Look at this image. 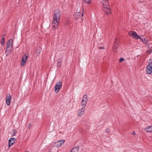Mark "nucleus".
Returning <instances> with one entry per match:
<instances>
[{"instance_id":"obj_1","label":"nucleus","mask_w":152,"mask_h":152,"mask_svg":"<svg viewBox=\"0 0 152 152\" xmlns=\"http://www.w3.org/2000/svg\"><path fill=\"white\" fill-rule=\"evenodd\" d=\"M61 15V14L59 10H57L55 11L52 23V26L54 29H56L58 26Z\"/></svg>"},{"instance_id":"obj_2","label":"nucleus","mask_w":152,"mask_h":152,"mask_svg":"<svg viewBox=\"0 0 152 152\" xmlns=\"http://www.w3.org/2000/svg\"><path fill=\"white\" fill-rule=\"evenodd\" d=\"M88 101V97L87 95H84L82 98V101L81 102V105L82 107H86L87 103Z\"/></svg>"},{"instance_id":"obj_3","label":"nucleus","mask_w":152,"mask_h":152,"mask_svg":"<svg viewBox=\"0 0 152 152\" xmlns=\"http://www.w3.org/2000/svg\"><path fill=\"white\" fill-rule=\"evenodd\" d=\"M148 65L146 67V72L149 74L152 73V60L151 59L149 60Z\"/></svg>"},{"instance_id":"obj_4","label":"nucleus","mask_w":152,"mask_h":152,"mask_svg":"<svg viewBox=\"0 0 152 152\" xmlns=\"http://www.w3.org/2000/svg\"><path fill=\"white\" fill-rule=\"evenodd\" d=\"M13 40L12 39H10L7 42V43L6 49L7 50L12 51V43Z\"/></svg>"},{"instance_id":"obj_5","label":"nucleus","mask_w":152,"mask_h":152,"mask_svg":"<svg viewBox=\"0 0 152 152\" xmlns=\"http://www.w3.org/2000/svg\"><path fill=\"white\" fill-rule=\"evenodd\" d=\"M64 140H60L56 141L54 143V146L57 147H60L64 143Z\"/></svg>"},{"instance_id":"obj_6","label":"nucleus","mask_w":152,"mask_h":152,"mask_svg":"<svg viewBox=\"0 0 152 152\" xmlns=\"http://www.w3.org/2000/svg\"><path fill=\"white\" fill-rule=\"evenodd\" d=\"M62 86V84L60 82H59L56 83L55 86V91L56 93H58Z\"/></svg>"},{"instance_id":"obj_7","label":"nucleus","mask_w":152,"mask_h":152,"mask_svg":"<svg viewBox=\"0 0 152 152\" xmlns=\"http://www.w3.org/2000/svg\"><path fill=\"white\" fill-rule=\"evenodd\" d=\"M134 38L136 39H137L138 38H140L142 41L145 44H146L147 43V41L145 40L144 38H141L136 33V32H134Z\"/></svg>"},{"instance_id":"obj_8","label":"nucleus","mask_w":152,"mask_h":152,"mask_svg":"<svg viewBox=\"0 0 152 152\" xmlns=\"http://www.w3.org/2000/svg\"><path fill=\"white\" fill-rule=\"evenodd\" d=\"M119 47L118 42V39L116 38L115 39L114 44L113 47V50L115 52H116Z\"/></svg>"},{"instance_id":"obj_9","label":"nucleus","mask_w":152,"mask_h":152,"mask_svg":"<svg viewBox=\"0 0 152 152\" xmlns=\"http://www.w3.org/2000/svg\"><path fill=\"white\" fill-rule=\"evenodd\" d=\"M85 107H82V108L79 109L77 112V115L79 116H82L84 114L85 111Z\"/></svg>"},{"instance_id":"obj_10","label":"nucleus","mask_w":152,"mask_h":152,"mask_svg":"<svg viewBox=\"0 0 152 152\" xmlns=\"http://www.w3.org/2000/svg\"><path fill=\"white\" fill-rule=\"evenodd\" d=\"M11 99L12 97L10 94H9L7 95L6 98V103L8 106H9L10 104L11 101Z\"/></svg>"},{"instance_id":"obj_11","label":"nucleus","mask_w":152,"mask_h":152,"mask_svg":"<svg viewBox=\"0 0 152 152\" xmlns=\"http://www.w3.org/2000/svg\"><path fill=\"white\" fill-rule=\"evenodd\" d=\"M104 10L107 15H109L111 13V11L110 6L104 7Z\"/></svg>"},{"instance_id":"obj_12","label":"nucleus","mask_w":152,"mask_h":152,"mask_svg":"<svg viewBox=\"0 0 152 152\" xmlns=\"http://www.w3.org/2000/svg\"><path fill=\"white\" fill-rule=\"evenodd\" d=\"M16 139L14 138H11L9 141V146L12 145L15 142Z\"/></svg>"},{"instance_id":"obj_13","label":"nucleus","mask_w":152,"mask_h":152,"mask_svg":"<svg viewBox=\"0 0 152 152\" xmlns=\"http://www.w3.org/2000/svg\"><path fill=\"white\" fill-rule=\"evenodd\" d=\"M28 58H22L21 60V65L23 66L26 63Z\"/></svg>"},{"instance_id":"obj_14","label":"nucleus","mask_w":152,"mask_h":152,"mask_svg":"<svg viewBox=\"0 0 152 152\" xmlns=\"http://www.w3.org/2000/svg\"><path fill=\"white\" fill-rule=\"evenodd\" d=\"M102 2L103 5V7H107L110 6L108 0H102Z\"/></svg>"},{"instance_id":"obj_15","label":"nucleus","mask_w":152,"mask_h":152,"mask_svg":"<svg viewBox=\"0 0 152 152\" xmlns=\"http://www.w3.org/2000/svg\"><path fill=\"white\" fill-rule=\"evenodd\" d=\"M144 129L147 132H152V125L145 127Z\"/></svg>"},{"instance_id":"obj_16","label":"nucleus","mask_w":152,"mask_h":152,"mask_svg":"<svg viewBox=\"0 0 152 152\" xmlns=\"http://www.w3.org/2000/svg\"><path fill=\"white\" fill-rule=\"evenodd\" d=\"M79 148L78 147H75L72 149L70 152H78Z\"/></svg>"},{"instance_id":"obj_17","label":"nucleus","mask_w":152,"mask_h":152,"mask_svg":"<svg viewBox=\"0 0 152 152\" xmlns=\"http://www.w3.org/2000/svg\"><path fill=\"white\" fill-rule=\"evenodd\" d=\"M81 14L79 12L76 13L75 14V18L76 19H77L80 17Z\"/></svg>"},{"instance_id":"obj_18","label":"nucleus","mask_w":152,"mask_h":152,"mask_svg":"<svg viewBox=\"0 0 152 152\" xmlns=\"http://www.w3.org/2000/svg\"><path fill=\"white\" fill-rule=\"evenodd\" d=\"M41 48L40 47L37 48L36 50V52L37 53L39 54L41 51Z\"/></svg>"},{"instance_id":"obj_19","label":"nucleus","mask_w":152,"mask_h":152,"mask_svg":"<svg viewBox=\"0 0 152 152\" xmlns=\"http://www.w3.org/2000/svg\"><path fill=\"white\" fill-rule=\"evenodd\" d=\"M61 58H59L58 60V64L57 66H60L61 65Z\"/></svg>"},{"instance_id":"obj_20","label":"nucleus","mask_w":152,"mask_h":152,"mask_svg":"<svg viewBox=\"0 0 152 152\" xmlns=\"http://www.w3.org/2000/svg\"><path fill=\"white\" fill-rule=\"evenodd\" d=\"M83 2L84 3L89 4L91 3V0H83Z\"/></svg>"},{"instance_id":"obj_21","label":"nucleus","mask_w":152,"mask_h":152,"mask_svg":"<svg viewBox=\"0 0 152 152\" xmlns=\"http://www.w3.org/2000/svg\"><path fill=\"white\" fill-rule=\"evenodd\" d=\"M152 52V48L150 47L148 49L147 51V52L148 53H150Z\"/></svg>"},{"instance_id":"obj_22","label":"nucleus","mask_w":152,"mask_h":152,"mask_svg":"<svg viewBox=\"0 0 152 152\" xmlns=\"http://www.w3.org/2000/svg\"><path fill=\"white\" fill-rule=\"evenodd\" d=\"M5 39L4 37H3L2 40L1 41V44L2 45H4Z\"/></svg>"},{"instance_id":"obj_23","label":"nucleus","mask_w":152,"mask_h":152,"mask_svg":"<svg viewBox=\"0 0 152 152\" xmlns=\"http://www.w3.org/2000/svg\"><path fill=\"white\" fill-rule=\"evenodd\" d=\"M10 51V50H7V49H6V55L7 56H8L10 53V51Z\"/></svg>"},{"instance_id":"obj_24","label":"nucleus","mask_w":152,"mask_h":152,"mask_svg":"<svg viewBox=\"0 0 152 152\" xmlns=\"http://www.w3.org/2000/svg\"><path fill=\"white\" fill-rule=\"evenodd\" d=\"M129 35L132 37H133V32L132 31L129 32Z\"/></svg>"},{"instance_id":"obj_25","label":"nucleus","mask_w":152,"mask_h":152,"mask_svg":"<svg viewBox=\"0 0 152 152\" xmlns=\"http://www.w3.org/2000/svg\"><path fill=\"white\" fill-rule=\"evenodd\" d=\"M124 59L123 58H121L119 60V62L120 63H121V62L122 61H123L124 60Z\"/></svg>"},{"instance_id":"obj_26","label":"nucleus","mask_w":152,"mask_h":152,"mask_svg":"<svg viewBox=\"0 0 152 152\" xmlns=\"http://www.w3.org/2000/svg\"><path fill=\"white\" fill-rule=\"evenodd\" d=\"M13 134L12 136H14L15 135V133L16 132V130H13Z\"/></svg>"},{"instance_id":"obj_27","label":"nucleus","mask_w":152,"mask_h":152,"mask_svg":"<svg viewBox=\"0 0 152 152\" xmlns=\"http://www.w3.org/2000/svg\"><path fill=\"white\" fill-rule=\"evenodd\" d=\"M110 130L109 129H105V132L107 133H109Z\"/></svg>"},{"instance_id":"obj_28","label":"nucleus","mask_w":152,"mask_h":152,"mask_svg":"<svg viewBox=\"0 0 152 152\" xmlns=\"http://www.w3.org/2000/svg\"><path fill=\"white\" fill-rule=\"evenodd\" d=\"M99 48L100 49H103L104 48V47H100Z\"/></svg>"},{"instance_id":"obj_29","label":"nucleus","mask_w":152,"mask_h":152,"mask_svg":"<svg viewBox=\"0 0 152 152\" xmlns=\"http://www.w3.org/2000/svg\"><path fill=\"white\" fill-rule=\"evenodd\" d=\"M25 57H28V56H26Z\"/></svg>"},{"instance_id":"obj_30","label":"nucleus","mask_w":152,"mask_h":152,"mask_svg":"<svg viewBox=\"0 0 152 152\" xmlns=\"http://www.w3.org/2000/svg\"><path fill=\"white\" fill-rule=\"evenodd\" d=\"M83 16V13L82 14V16Z\"/></svg>"},{"instance_id":"obj_31","label":"nucleus","mask_w":152,"mask_h":152,"mask_svg":"<svg viewBox=\"0 0 152 152\" xmlns=\"http://www.w3.org/2000/svg\"><path fill=\"white\" fill-rule=\"evenodd\" d=\"M134 134V135L135 134H134H134Z\"/></svg>"},{"instance_id":"obj_32","label":"nucleus","mask_w":152,"mask_h":152,"mask_svg":"<svg viewBox=\"0 0 152 152\" xmlns=\"http://www.w3.org/2000/svg\"><path fill=\"white\" fill-rule=\"evenodd\" d=\"M48 152H51L50 151H48Z\"/></svg>"}]
</instances>
